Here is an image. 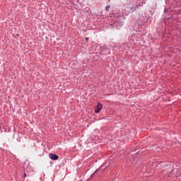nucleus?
I'll list each match as a JSON object with an SVG mask.
<instances>
[{
    "label": "nucleus",
    "instance_id": "obj_1",
    "mask_svg": "<svg viewBox=\"0 0 181 181\" xmlns=\"http://www.w3.org/2000/svg\"><path fill=\"white\" fill-rule=\"evenodd\" d=\"M103 110V105L100 103L97 104L96 108L95 109V112L96 114H98Z\"/></svg>",
    "mask_w": 181,
    "mask_h": 181
},
{
    "label": "nucleus",
    "instance_id": "obj_2",
    "mask_svg": "<svg viewBox=\"0 0 181 181\" xmlns=\"http://www.w3.org/2000/svg\"><path fill=\"white\" fill-rule=\"evenodd\" d=\"M49 156L50 159H52V160H57V159H59V156H57L56 154H53L52 153H50L49 154Z\"/></svg>",
    "mask_w": 181,
    "mask_h": 181
},
{
    "label": "nucleus",
    "instance_id": "obj_3",
    "mask_svg": "<svg viewBox=\"0 0 181 181\" xmlns=\"http://www.w3.org/2000/svg\"><path fill=\"white\" fill-rule=\"evenodd\" d=\"M105 9H106V11H108V9H110V6H107L105 7Z\"/></svg>",
    "mask_w": 181,
    "mask_h": 181
},
{
    "label": "nucleus",
    "instance_id": "obj_4",
    "mask_svg": "<svg viewBox=\"0 0 181 181\" xmlns=\"http://www.w3.org/2000/svg\"><path fill=\"white\" fill-rule=\"evenodd\" d=\"M24 177H26V173L24 174Z\"/></svg>",
    "mask_w": 181,
    "mask_h": 181
},
{
    "label": "nucleus",
    "instance_id": "obj_5",
    "mask_svg": "<svg viewBox=\"0 0 181 181\" xmlns=\"http://www.w3.org/2000/svg\"><path fill=\"white\" fill-rule=\"evenodd\" d=\"M86 40H88V37H86Z\"/></svg>",
    "mask_w": 181,
    "mask_h": 181
}]
</instances>
